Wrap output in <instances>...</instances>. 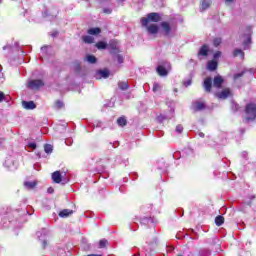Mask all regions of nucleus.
Masks as SVG:
<instances>
[{
    "label": "nucleus",
    "instance_id": "obj_1",
    "mask_svg": "<svg viewBox=\"0 0 256 256\" xmlns=\"http://www.w3.org/2000/svg\"><path fill=\"white\" fill-rule=\"evenodd\" d=\"M245 119L247 121H255L256 119V104L249 103L245 108Z\"/></svg>",
    "mask_w": 256,
    "mask_h": 256
},
{
    "label": "nucleus",
    "instance_id": "obj_2",
    "mask_svg": "<svg viewBox=\"0 0 256 256\" xmlns=\"http://www.w3.org/2000/svg\"><path fill=\"white\" fill-rule=\"evenodd\" d=\"M149 21H152V23H159L161 21V16H159L158 13H150L147 15V18H141V24L142 27H147L149 25Z\"/></svg>",
    "mask_w": 256,
    "mask_h": 256
},
{
    "label": "nucleus",
    "instance_id": "obj_3",
    "mask_svg": "<svg viewBox=\"0 0 256 256\" xmlns=\"http://www.w3.org/2000/svg\"><path fill=\"white\" fill-rule=\"evenodd\" d=\"M44 85L45 83L42 82V80H30L28 82L29 89H33V90L41 89V87H43Z\"/></svg>",
    "mask_w": 256,
    "mask_h": 256
},
{
    "label": "nucleus",
    "instance_id": "obj_4",
    "mask_svg": "<svg viewBox=\"0 0 256 256\" xmlns=\"http://www.w3.org/2000/svg\"><path fill=\"white\" fill-rule=\"evenodd\" d=\"M218 99H227L231 97V90L229 88L223 89L221 92L215 94Z\"/></svg>",
    "mask_w": 256,
    "mask_h": 256
},
{
    "label": "nucleus",
    "instance_id": "obj_5",
    "mask_svg": "<svg viewBox=\"0 0 256 256\" xmlns=\"http://www.w3.org/2000/svg\"><path fill=\"white\" fill-rule=\"evenodd\" d=\"M144 27H146L150 35H157L159 33V26H157V24H150V25L147 24Z\"/></svg>",
    "mask_w": 256,
    "mask_h": 256
},
{
    "label": "nucleus",
    "instance_id": "obj_6",
    "mask_svg": "<svg viewBox=\"0 0 256 256\" xmlns=\"http://www.w3.org/2000/svg\"><path fill=\"white\" fill-rule=\"evenodd\" d=\"M203 87L207 93H211V87H213V81L211 78H206L204 80Z\"/></svg>",
    "mask_w": 256,
    "mask_h": 256
},
{
    "label": "nucleus",
    "instance_id": "obj_7",
    "mask_svg": "<svg viewBox=\"0 0 256 256\" xmlns=\"http://www.w3.org/2000/svg\"><path fill=\"white\" fill-rule=\"evenodd\" d=\"M52 180L54 183H61L63 181V175H61L60 171H55L52 173Z\"/></svg>",
    "mask_w": 256,
    "mask_h": 256
},
{
    "label": "nucleus",
    "instance_id": "obj_8",
    "mask_svg": "<svg viewBox=\"0 0 256 256\" xmlns=\"http://www.w3.org/2000/svg\"><path fill=\"white\" fill-rule=\"evenodd\" d=\"M22 107L27 110H33L36 109L37 105L33 101H22Z\"/></svg>",
    "mask_w": 256,
    "mask_h": 256
},
{
    "label": "nucleus",
    "instance_id": "obj_9",
    "mask_svg": "<svg viewBox=\"0 0 256 256\" xmlns=\"http://www.w3.org/2000/svg\"><path fill=\"white\" fill-rule=\"evenodd\" d=\"M223 77L216 76L213 81V87H216V89H221V85H223Z\"/></svg>",
    "mask_w": 256,
    "mask_h": 256
},
{
    "label": "nucleus",
    "instance_id": "obj_10",
    "mask_svg": "<svg viewBox=\"0 0 256 256\" xmlns=\"http://www.w3.org/2000/svg\"><path fill=\"white\" fill-rule=\"evenodd\" d=\"M211 0H202L200 5V11H207L211 7Z\"/></svg>",
    "mask_w": 256,
    "mask_h": 256
},
{
    "label": "nucleus",
    "instance_id": "obj_11",
    "mask_svg": "<svg viewBox=\"0 0 256 256\" xmlns=\"http://www.w3.org/2000/svg\"><path fill=\"white\" fill-rule=\"evenodd\" d=\"M109 77V70H100L96 74V79H107Z\"/></svg>",
    "mask_w": 256,
    "mask_h": 256
},
{
    "label": "nucleus",
    "instance_id": "obj_12",
    "mask_svg": "<svg viewBox=\"0 0 256 256\" xmlns=\"http://www.w3.org/2000/svg\"><path fill=\"white\" fill-rule=\"evenodd\" d=\"M71 215H73V210L64 209L59 212V217H61L62 219H66V217H71Z\"/></svg>",
    "mask_w": 256,
    "mask_h": 256
},
{
    "label": "nucleus",
    "instance_id": "obj_13",
    "mask_svg": "<svg viewBox=\"0 0 256 256\" xmlns=\"http://www.w3.org/2000/svg\"><path fill=\"white\" fill-rule=\"evenodd\" d=\"M209 53V47L207 45H204L200 48L198 55H201L202 57H207Z\"/></svg>",
    "mask_w": 256,
    "mask_h": 256
},
{
    "label": "nucleus",
    "instance_id": "obj_14",
    "mask_svg": "<svg viewBox=\"0 0 256 256\" xmlns=\"http://www.w3.org/2000/svg\"><path fill=\"white\" fill-rule=\"evenodd\" d=\"M161 27H162L165 35H169L171 33V26H169V23L162 22Z\"/></svg>",
    "mask_w": 256,
    "mask_h": 256
},
{
    "label": "nucleus",
    "instance_id": "obj_15",
    "mask_svg": "<svg viewBox=\"0 0 256 256\" xmlns=\"http://www.w3.org/2000/svg\"><path fill=\"white\" fill-rule=\"evenodd\" d=\"M207 69H208V71H215V69H217V62H216V60L209 61L208 65H207Z\"/></svg>",
    "mask_w": 256,
    "mask_h": 256
},
{
    "label": "nucleus",
    "instance_id": "obj_16",
    "mask_svg": "<svg viewBox=\"0 0 256 256\" xmlns=\"http://www.w3.org/2000/svg\"><path fill=\"white\" fill-rule=\"evenodd\" d=\"M24 187H26V189H35V187H37V181L24 182Z\"/></svg>",
    "mask_w": 256,
    "mask_h": 256
},
{
    "label": "nucleus",
    "instance_id": "obj_17",
    "mask_svg": "<svg viewBox=\"0 0 256 256\" xmlns=\"http://www.w3.org/2000/svg\"><path fill=\"white\" fill-rule=\"evenodd\" d=\"M157 73L158 75H160L161 77H165L167 76L168 72H167V69H165L163 66H158L157 67Z\"/></svg>",
    "mask_w": 256,
    "mask_h": 256
},
{
    "label": "nucleus",
    "instance_id": "obj_18",
    "mask_svg": "<svg viewBox=\"0 0 256 256\" xmlns=\"http://www.w3.org/2000/svg\"><path fill=\"white\" fill-rule=\"evenodd\" d=\"M193 109H194V111H201V110L205 109V105L202 102H195L193 104Z\"/></svg>",
    "mask_w": 256,
    "mask_h": 256
},
{
    "label": "nucleus",
    "instance_id": "obj_19",
    "mask_svg": "<svg viewBox=\"0 0 256 256\" xmlns=\"http://www.w3.org/2000/svg\"><path fill=\"white\" fill-rule=\"evenodd\" d=\"M87 33L88 35H99V33H101V28H90Z\"/></svg>",
    "mask_w": 256,
    "mask_h": 256
},
{
    "label": "nucleus",
    "instance_id": "obj_20",
    "mask_svg": "<svg viewBox=\"0 0 256 256\" xmlns=\"http://www.w3.org/2000/svg\"><path fill=\"white\" fill-rule=\"evenodd\" d=\"M82 40L84 41V43L91 44L94 43L95 38L93 36L86 35L82 37Z\"/></svg>",
    "mask_w": 256,
    "mask_h": 256
},
{
    "label": "nucleus",
    "instance_id": "obj_21",
    "mask_svg": "<svg viewBox=\"0 0 256 256\" xmlns=\"http://www.w3.org/2000/svg\"><path fill=\"white\" fill-rule=\"evenodd\" d=\"M215 223H216L217 227H221V225H223V223H225V218L223 216H217L215 218Z\"/></svg>",
    "mask_w": 256,
    "mask_h": 256
},
{
    "label": "nucleus",
    "instance_id": "obj_22",
    "mask_svg": "<svg viewBox=\"0 0 256 256\" xmlns=\"http://www.w3.org/2000/svg\"><path fill=\"white\" fill-rule=\"evenodd\" d=\"M118 87H119V89H121L122 91H127V89H129V84L127 83V81L119 82V83H118Z\"/></svg>",
    "mask_w": 256,
    "mask_h": 256
},
{
    "label": "nucleus",
    "instance_id": "obj_23",
    "mask_svg": "<svg viewBox=\"0 0 256 256\" xmlns=\"http://www.w3.org/2000/svg\"><path fill=\"white\" fill-rule=\"evenodd\" d=\"M85 61H87V63H97V58L94 55H87L85 57Z\"/></svg>",
    "mask_w": 256,
    "mask_h": 256
},
{
    "label": "nucleus",
    "instance_id": "obj_24",
    "mask_svg": "<svg viewBox=\"0 0 256 256\" xmlns=\"http://www.w3.org/2000/svg\"><path fill=\"white\" fill-rule=\"evenodd\" d=\"M234 57H241V59H243L245 57V53L241 49H235Z\"/></svg>",
    "mask_w": 256,
    "mask_h": 256
},
{
    "label": "nucleus",
    "instance_id": "obj_25",
    "mask_svg": "<svg viewBox=\"0 0 256 256\" xmlns=\"http://www.w3.org/2000/svg\"><path fill=\"white\" fill-rule=\"evenodd\" d=\"M117 123L120 127H125V125H127V119H125V117H120L117 119Z\"/></svg>",
    "mask_w": 256,
    "mask_h": 256
},
{
    "label": "nucleus",
    "instance_id": "obj_26",
    "mask_svg": "<svg viewBox=\"0 0 256 256\" xmlns=\"http://www.w3.org/2000/svg\"><path fill=\"white\" fill-rule=\"evenodd\" d=\"M161 89H162V87L160 86L159 83L155 82V83L153 84L152 90H153L154 93H157L158 91H161Z\"/></svg>",
    "mask_w": 256,
    "mask_h": 256
},
{
    "label": "nucleus",
    "instance_id": "obj_27",
    "mask_svg": "<svg viewBox=\"0 0 256 256\" xmlns=\"http://www.w3.org/2000/svg\"><path fill=\"white\" fill-rule=\"evenodd\" d=\"M45 153H53V146L51 144H46L44 146Z\"/></svg>",
    "mask_w": 256,
    "mask_h": 256
},
{
    "label": "nucleus",
    "instance_id": "obj_28",
    "mask_svg": "<svg viewBox=\"0 0 256 256\" xmlns=\"http://www.w3.org/2000/svg\"><path fill=\"white\" fill-rule=\"evenodd\" d=\"M97 49H107V43L105 42H98L96 44Z\"/></svg>",
    "mask_w": 256,
    "mask_h": 256
},
{
    "label": "nucleus",
    "instance_id": "obj_29",
    "mask_svg": "<svg viewBox=\"0 0 256 256\" xmlns=\"http://www.w3.org/2000/svg\"><path fill=\"white\" fill-rule=\"evenodd\" d=\"M55 109H63V102L61 101H56L54 105Z\"/></svg>",
    "mask_w": 256,
    "mask_h": 256
},
{
    "label": "nucleus",
    "instance_id": "obj_30",
    "mask_svg": "<svg viewBox=\"0 0 256 256\" xmlns=\"http://www.w3.org/2000/svg\"><path fill=\"white\" fill-rule=\"evenodd\" d=\"M106 245H107V240L106 239L100 240V242H99L100 249H103V247H106Z\"/></svg>",
    "mask_w": 256,
    "mask_h": 256
},
{
    "label": "nucleus",
    "instance_id": "obj_31",
    "mask_svg": "<svg viewBox=\"0 0 256 256\" xmlns=\"http://www.w3.org/2000/svg\"><path fill=\"white\" fill-rule=\"evenodd\" d=\"M213 43H214V47H219V45L222 43V40L221 38H216L214 39Z\"/></svg>",
    "mask_w": 256,
    "mask_h": 256
},
{
    "label": "nucleus",
    "instance_id": "obj_32",
    "mask_svg": "<svg viewBox=\"0 0 256 256\" xmlns=\"http://www.w3.org/2000/svg\"><path fill=\"white\" fill-rule=\"evenodd\" d=\"M249 43H251V38L248 37L247 41L244 42V49H249Z\"/></svg>",
    "mask_w": 256,
    "mask_h": 256
},
{
    "label": "nucleus",
    "instance_id": "obj_33",
    "mask_svg": "<svg viewBox=\"0 0 256 256\" xmlns=\"http://www.w3.org/2000/svg\"><path fill=\"white\" fill-rule=\"evenodd\" d=\"M28 147H30V149H37V144L35 142H30Z\"/></svg>",
    "mask_w": 256,
    "mask_h": 256
},
{
    "label": "nucleus",
    "instance_id": "obj_34",
    "mask_svg": "<svg viewBox=\"0 0 256 256\" xmlns=\"http://www.w3.org/2000/svg\"><path fill=\"white\" fill-rule=\"evenodd\" d=\"M177 133H183V127L181 125L176 126Z\"/></svg>",
    "mask_w": 256,
    "mask_h": 256
},
{
    "label": "nucleus",
    "instance_id": "obj_35",
    "mask_svg": "<svg viewBox=\"0 0 256 256\" xmlns=\"http://www.w3.org/2000/svg\"><path fill=\"white\" fill-rule=\"evenodd\" d=\"M219 57H221V52H216L214 54V61H217V59H219Z\"/></svg>",
    "mask_w": 256,
    "mask_h": 256
},
{
    "label": "nucleus",
    "instance_id": "obj_36",
    "mask_svg": "<svg viewBox=\"0 0 256 256\" xmlns=\"http://www.w3.org/2000/svg\"><path fill=\"white\" fill-rule=\"evenodd\" d=\"M243 73H244V72L235 74V75H234V80L237 81V79H239V77H243Z\"/></svg>",
    "mask_w": 256,
    "mask_h": 256
},
{
    "label": "nucleus",
    "instance_id": "obj_37",
    "mask_svg": "<svg viewBox=\"0 0 256 256\" xmlns=\"http://www.w3.org/2000/svg\"><path fill=\"white\" fill-rule=\"evenodd\" d=\"M9 163H11V160H6L4 165L8 168H11V165H9Z\"/></svg>",
    "mask_w": 256,
    "mask_h": 256
},
{
    "label": "nucleus",
    "instance_id": "obj_38",
    "mask_svg": "<svg viewBox=\"0 0 256 256\" xmlns=\"http://www.w3.org/2000/svg\"><path fill=\"white\" fill-rule=\"evenodd\" d=\"M5 99V94L3 92H0V103Z\"/></svg>",
    "mask_w": 256,
    "mask_h": 256
},
{
    "label": "nucleus",
    "instance_id": "obj_39",
    "mask_svg": "<svg viewBox=\"0 0 256 256\" xmlns=\"http://www.w3.org/2000/svg\"><path fill=\"white\" fill-rule=\"evenodd\" d=\"M185 87H189V85H191V80H187L186 82H184Z\"/></svg>",
    "mask_w": 256,
    "mask_h": 256
},
{
    "label": "nucleus",
    "instance_id": "obj_40",
    "mask_svg": "<svg viewBox=\"0 0 256 256\" xmlns=\"http://www.w3.org/2000/svg\"><path fill=\"white\" fill-rule=\"evenodd\" d=\"M118 62H119V63H123V57L118 56Z\"/></svg>",
    "mask_w": 256,
    "mask_h": 256
},
{
    "label": "nucleus",
    "instance_id": "obj_41",
    "mask_svg": "<svg viewBox=\"0 0 256 256\" xmlns=\"http://www.w3.org/2000/svg\"><path fill=\"white\" fill-rule=\"evenodd\" d=\"M43 247H47V240H42Z\"/></svg>",
    "mask_w": 256,
    "mask_h": 256
},
{
    "label": "nucleus",
    "instance_id": "obj_42",
    "mask_svg": "<svg viewBox=\"0 0 256 256\" xmlns=\"http://www.w3.org/2000/svg\"><path fill=\"white\" fill-rule=\"evenodd\" d=\"M59 35V32H54L53 34H52V37H57Z\"/></svg>",
    "mask_w": 256,
    "mask_h": 256
},
{
    "label": "nucleus",
    "instance_id": "obj_43",
    "mask_svg": "<svg viewBox=\"0 0 256 256\" xmlns=\"http://www.w3.org/2000/svg\"><path fill=\"white\" fill-rule=\"evenodd\" d=\"M199 137H205V134L203 132H200Z\"/></svg>",
    "mask_w": 256,
    "mask_h": 256
},
{
    "label": "nucleus",
    "instance_id": "obj_44",
    "mask_svg": "<svg viewBox=\"0 0 256 256\" xmlns=\"http://www.w3.org/2000/svg\"><path fill=\"white\" fill-rule=\"evenodd\" d=\"M235 0H225L226 3H233Z\"/></svg>",
    "mask_w": 256,
    "mask_h": 256
},
{
    "label": "nucleus",
    "instance_id": "obj_45",
    "mask_svg": "<svg viewBox=\"0 0 256 256\" xmlns=\"http://www.w3.org/2000/svg\"><path fill=\"white\" fill-rule=\"evenodd\" d=\"M48 193H53V188H48Z\"/></svg>",
    "mask_w": 256,
    "mask_h": 256
},
{
    "label": "nucleus",
    "instance_id": "obj_46",
    "mask_svg": "<svg viewBox=\"0 0 256 256\" xmlns=\"http://www.w3.org/2000/svg\"><path fill=\"white\" fill-rule=\"evenodd\" d=\"M37 237L41 239V232H37Z\"/></svg>",
    "mask_w": 256,
    "mask_h": 256
},
{
    "label": "nucleus",
    "instance_id": "obj_47",
    "mask_svg": "<svg viewBox=\"0 0 256 256\" xmlns=\"http://www.w3.org/2000/svg\"><path fill=\"white\" fill-rule=\"evenodd\" d=\"M43 235L44 236L47 235V231L43 230Z\"/></svg>",
    "mask_w": 256,
    "mask_h": 256
},
{
    "label": "nucleus",
    "instance_id": "obj_48",
    "mask_svg": "<svg viewBox=\"0 0 256 256\" xmlns=\"http://www.w3.org/2000/svg\"><path fill=\"white\" fill-rule=\"evenodd\" d=\"M104 12H105V13H111V11H109V10H105Z\"/></svg>",
    "mask_w": 256,
    "mask_h": 256
},
{
    "label": "nucleus",
    "instance_id": "obj_49",
    "mask_svg": "<svg viewBox=\"0 0 256 256\" xmlns=\"http://www.w3.org/2000/svg\"><path fill=\"white\" fill-rule=\"evenodd\" d=\"M65 143H66V145H69V140H67Z\"/></svg>",
    "mask_w": 256,
    "mask_h": 256
},
{
    "label": "nucleus",
    "instance_id": "obj_50",
    "mask_svg": "<svg viewBox=\"0 0 256 256\" xmlns=\"http://www.w3.org/2000/svg\"><path fill=\"white\" fill-rule=\"evenodd\" d=\"M41 49H42V51H44V49H46V47H42Z\"/></svg>",
    "mask_w": 256,
    "mask_h": 256
}]
</instances>
